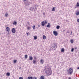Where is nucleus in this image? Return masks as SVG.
Here are the masks:
<instances>
[{
  "label": "nucleus",
  "mask_w": 79,
  "mask_h": 79,
  "mask_svg": "<svg viewBox=\"0 0 79 79\" xmlns=\"http://www.w3.org/2000/svg\"><path fill=\"white\" fill-rule=\"evenodd\" d=\"M46 73L48 76H50L52 74V70L48 68H46Z\"/></svg>",
  "instance_id": "f257e3e1"
},
{
  "label": "nucleus",
  "mask_w": 79,
  "mask_h": 79,
  "mask_svg": "<svg viewBox=\"0 0 79 79\" xmlns=\"http://www.w3.org/2000/svg\"><path fill=\"white\" fill-rule=\"evenodd\" d=\"M68 74L69 75H72V74H73V69L71 68H69V69L68 70Z\"/></svg>",
  "instance_id": "f03ea898"
},
{
  "label": "nucleus",
  "mask_w": 79,
  "mask_h": 79,
  "mask_svg": "<svg viewBox=\"0 0 79 79\" xmlns=\"http://www.w3.org/2000/svg\"><path fill=\"white\" fill-rule=\"evenodd\" d=\"M57 48V46L56 45V44L55 43H54L52 46V50H55Z\"/></svg>",
  "instance_id": "7ed1b4c3"
},
{
  "label": "nucleus",
  "mask_w": 79,
  "mask_h": 79,
  "mask_svg": "<svg viewBox=\"0 0 79 79\" xmlns=\"http://www.w3.org/2000/svg\"><path fill=\"white\" fill-rule=\"evenodd\" d=\"M31 11H36V10H37V6L35 5L34 6L32 7L31 8Z\"/></svg>",
  "instance_id": "20e7f679"
},
{
  "label": "nucleus",
  "mask_w": 79,
  "mask_h": 79,
  "mask_svg": "<svg viewBox=\"0 0 79 79\" xmlns=\"http://www.w3.org/2000/svg\"><path fill=\"white\" fill-rule=\"evenodd\" d=\"M29 1H27L26 2H25V6H27V5H29Z\"/></svg>",
  "instance_id": "39448f33"
},
{
  "label": "nucleus",
  "mask_w": 79,
  "mask_h": 79,
  "mask_svg": "<svg viewBox=\"0 0 79 79\" xmlns=\"http://www.w3.org/2000/svg\"><path fill=\"white\" fill-rule=\"evenodd\" d=\"M12 32L13 34H15L16 33V29L14 28H13L12 29Z\"/></svg>",
  "instance_id": "423d86ee"
},
{
  "label": "nucleus",
  "mask_w": 79,
  "mask_h": 79,
  "mask_svg": "<svg viewBox=\"0 0 79 79\" xmlns=\"http://www.w3.org/2000/svg\"><path fill=\"white\" fill-rule=\"evenodd\" d=\"M53 33L55 36H57L58 35V33L56 31H54Z\"/></svg>",
  "instance_id": "0eeeda50"
},
{
  "label": "nucleus",
  "mask_w": 79,
  "mask_h": 79,
  "mask_svg": "<svg viewBox=\"0 0 79 79\" xmlns=\"http://www.w3.org/2000/svg\"><path fill=\"white\" fill-rule=\"evenodd\" d=\"M6 32H10V28L8 27H7L6 28Z\"/></svg>",
  "instance_id": "6e6552de"
},
{
  "label": "nucleus",
  "mask_w": 79,
  "mask_h": 79,
  "mask_svg": "<svg viewBox=\"0 0 79 79\" xmlns=\"http://www.w3.org/2000/svg\"><path fill=\"white\" fill-rule=\"evenodd\" d=\"M48 28H49L50 27V23H48V24L46 26Z\"/></svg>",
  "instance_id": "1a4fd4ad"
},
{
  "label": "nucleus",
  "mask_w": 79,
  "mask_h": 79,
  "mask_svg": "<svg viewBox=\"0 0 79 79\" xmlns=\"http://www.w3.org/2000/svg\"><path fill=\"white\" fill-rule=\"evenodd\" d=\"M40 79H45V77L44 76H42L40 77Z\"/></svg>",
  "instance_id": "9d476101"
},
{
  "label": "nucleus",
  "mask_w": 79,
  "mask_h": 79,
  "mask_svg": "<svg viewBox=\"0 0 79 79\" xmlns=\"http://www.w3.org/2000/svg\"><path fill=\"white\" fill-rule=\"evenodd\" d=\"M41 24L42 26H45V23H44V21H43L41 23Z\"/></svg>",
  "instance_id": "9b49d317"
},
{
  "label": "nucleus",
  "mask_w": 79,
  "mask_h": 79,
  "mask_svg": "<svg viewBox=\"0 0 79 79\" xmlns=\"http://www.w3.org/2000/svg\"><path fill=\"white\" fill-rule=\"evenodd\" d=\"M40 63L41 64H43L44 63V60L43 59H41L40 61Z\"/></svg>",
  "instance_id": "f8f14e48"
},
{
  "label": "nucleus",
  "mask_w": 79,
  "mask_h": 79,
  "mask_svg": "<svg viewBox=\"0 0 79 79\" xmlns=\"http://www.w3.org/2000/svg\"><path fill=\"white\" fill-rule=\"evenodd\" d=\"M29 59L30 60H31V61H32L33 59V58L32 57L29 56Z\"/></svg>",
  "instance_id": "ddd939ff"
},
{
  "label": "nucleus",
  "mask_w": 79,
  "mask_h": 79,
  "mask_svg": "<svg viewBox=\"0 0 79 79\" xmlns=\"http://www.w3.org/2000/svg\"><path fill=\"white\" fill-rule=\"evenodd\" d=\"M13 25H16L17 24V22L16 21H14L13 24Z\"/></svg>",
  "instance_id": "4468645a"
},
{
  "label": "nucleus",
  "mask_w": 79,
  "mask_h": 79,
  "mask_svg": "<svg viewBox=\"0 0 79 79\" xmlns=\"http://www.w3.org/2000/svg\"><path fill=\"white\" fill-rule=\"evenodd\" d=\"M33 77L32 76L28 77L27 79H32Z\"/></svg>",
  "instance_id": "2eb2a0df"
},
{
  "label": "nucleus",
  "mask_w": 79,
  "mask_h": 79,
  "mask_svg": "<svg viewBox=\"0 0 79 79\" xmlns=\"http://www.w3.org/2000/svg\"><path fill=\"white\" fill-rule=\"evenodd\" d=\"M76 15H77V16H79V11H77L76 12Z\"/></svg>",
  "instance_id": "dca6fc26"
},
{
  "label": "nucleus",
  "mask_w": 79,
  "mask_h": 79,
  "mask_svg": "<svg viewBox=\"0 0 79 79\" xmlns=\"http://www.w3.org/2000/svg\"><path fill=\"white\" fill-rule=\"evenodd\" d=\"M37 36H35L34 37V40H37Z\"/></svg>",
  "instance_id": "f3484780"
},
{
  "label": "nucleus",
  "mask_w": 79,
  "mask_h": 79,
  "mask_svg": "<svg viewBox=\"0 0 79 79\" xmlns=\"http://www.w3.org/2000/svg\"><path fill=\"white\" fill-rule=\"evenodd\" d=\"M6 75L8 76H10V73L9 72L7 73Z\"/></svg>",
  "instance_id": "a211bd4d"
},
{
  "label": "nucleus",
  "mask_w": 79,
  "mask_h": 79,
  "mask_svg": "<svg viewBox=\"0 0 79 79\" xmlns=\"http://www.w3.org/2000/svg\"><path fill=\"white\" fill-rule=\"evenodd\" d=\"M43 39H46V36H45V35H44L43 36Z\"/></svg>",
  "instance_id": "6ab92c4d"
},
{
  "label": "nucleus",
  "mask_w": 79,
  "mask_h": 79,
  "mask_svg": "<svg viewBox=\"0 0 79 79\" xmlns=\"http://www.w3.org/2000/svg\"><path fill=\"white\" fill-rule=\"evenodd\" d=\"M61 52H64V48H62L61 50Z\"/></svg>",
  "instance_id": "aec40b11"
},
{
  "label": "nucleus",
  "mask_w": 79,
  "mask_h": 79,
  "mask_svg": "<svg viewBox=\"0 0 79 79\" xmlns=\"http://www.w3.org/2000/svg\"><path fill=\"white\" fill-rule=\"evenodd\" d=\"M25 58H28V56L27 55H26L25 56Z\"/></svg>",
  "instance_id": "412c9836"
},
{
  "label": "nucleus",
  "mask_w": 79,
  "mask_h": 79,
  "mask_svg": "<svg viewBox=\"0 0 79 79\" xmlns=\"http://www.w3.org/2000/svg\"><path fill=\"white\" fill-rule=\"evenodd\" d=\"M52 11H55V8L53 7L52 8Z\"/></svg>",
  "instance_id": "4be33fe9"
},
{
  "label": "nucleus",
  "mask_w": 79,
  "mask_h": 79,
  "mask_svg": "<svg viewBox=\"0 0 79 79\" xmlns=\"http://www.w3.org/2000/svg\"><path fill=\"white\" fill-rule=\"evenodd\" d=\"M33 64H35V63H36V61L33 60Z\"/></svg>",
  "instance_id": "5701e85b"
},
{
  "label": "nucleus",
  "mask_w": 79,
  "mask_h": 79,
  "mask_svg": "<svg viewBox=\"0 0 79 79\" xmlns=\"http://www.w3.org/2000/svg\"><path fill=\"white\" fill-rule=\"evenodd\" d=\"M76 6L77 7H79V2H77V5H76Z\"/></svg>",
  "instance_id": "b1692460"
},
{
  "label": "nucleus",
  "mask_w": 79,
  "mask_h": 79,
  "mask_svg": "<svg viewBox=\"0 0 79 79\" xmlns=\"http://www.w3.org/2000/svg\"><path fill=\"white\" fill-rule=\"evenodd\" d=\"M56 29H60V26H57L56 27Z\"/></svg>",
  "instance_id": "393cba45"
},
{
  "label": "nucleus",
  "mask_w": 79,
  "mask_h": 79,
  "mask_svg": "<svg viewBox=\"0 0 79 79\" xmlns=\"http://www.w3.org/2000/svg\"><path fill=\"white\" fill-rule=\"evenodd\" d=\"M8 13H6L5 14V16L6 17H7V16H8Z\"/></svg>",
  "instance_id": "a878e982"
},
{
  "label": "nucleus",
  "mask_w": 79,
  "mask_h": 79,
  "mask_svg": "<svg viewBox=\"0 0 79 79\" xmlns=\"http://www.w3.org/2000/svg\"><path fill=\"white\" fill-rule=\"evenodd\" d=\"M33 29H35V25H34L33 27Z\"/></svg>",
  "instance_id": "bb28decb"
},
{
  "label": "nucleus",
  "mask_w": 79,
  "mask_h": 79,
  "mask_svg": "<svg viewBox=\"0 0 79 79\" xmlns=\"http://www.w3.org/2000/svg\"><path fill=\"white\" fill-rule=\"evenodd\" d=\"M27 29H28V30H30L31 29V27H28Z\"/></svg>",
  "instance_id": "cd10ccee"
},
{
  "label": "nucleus",
  "mask_w": 79,
  "mask_h": 79,
  "mask_svg": "<svg viewBox=\"0 0 79 79\" xmlns=\"http://www.w3.org/2000/svg\"><path fill=\"white\" fill-rule=\"evenodd\" d=\"M33 79H37V77H33Z\"/></svg>",
  "instance_id": "c85d7f7f"
},
{
  "label": "nucleus",
  "mask_w": 79,
  "mask_h": 79,
  "mask_svg": "<svg viewBox=\"0 0 79 79\" xmlns=\"http://www.w3.org/2000/svg\"><path fill=\"white\" fill-rule=\"evenodd\" d=\"M70 42L72 43H73V40H70Z\"/></svg>",
  "instance_id": "c756f323"
},
{
  "label": "nucleus",
  "mask_w": 79,
  "mask_h": 79,
  "mask_svg": "<svg viewBox=\"0 0 79 79\" xmlns=\"http://www.w3.org/2000/svg\"><path fill=\"white\" fill-rule=\"evenodd\" d=\"M16 61H17L16 60H14V63H16Z\"/></svg>",
  "instance_id": "7c9ffc66"
},
{
  "label": "nucleus",
  "mask_w": 79,
  "mask_h": 79,
  "mask_svg": "<svg viewBox=\"0 0 79 79\" xmlns=\"http://www.w3.org/2000/svg\"><path fill=\"white\" fill-rule=\"evenodd\" d=\"M74 48H72L71 49V52H74Z\"/></svg>",
  "instance_id": "2f4dec72"
},
{
  "label": "nucleus",
  "mask_w": 79,
  "mask_h": 79,
  "mask_svg": "<svg viewBox=\"0 0 79 79\" xmlns=\"http://www.w3.org/2000/svg\"><path fill=\"white\" fill-rule=\"evenodd\" d=\"M19 79H23V77H20Z\"/></svg>",
  "instance_id": "473e14b6"
},
{
  "label": "nucleus",
  "mask_w": 79,
  "mask_h": 79,
  "mask_svg": "<svg viewBox=\"0 0 79 79\" xmlns=\"http://www.w3.org/2000/svg\"><path fill=\"white\" fill-rule=\"evenodd\" d=\"M44 23H45V24H47V21H45V22H44Z\"/></svg>",
  "instance_id": "72a5a7b5"
},
{
  "label": "nucleus",
  "mask_w": 79,
  "mask_h": 79,
  "mask_svg": "<svg viewBox=\"0 0 79 79\" xmlns=\"http://www.w3.org/2000/svg\"><path fill=\"white\" fill-rule=\"evenodd\" d=\"M27 24H30V23L29 22H27Z\"/></svg>",
  "instance_id": "f704fd0d"
},
{
  "label": "nucleus",
  "mask_w": 79,
  "mask_h": 79,
  "mask_svg": "<svg viewBox=\"0 0 79 79\" xmlns=\"http://www.w3.org/2000/svg\"><path fill=\"white\" fill-rule=\"evenodd\" d=\"M71 33H70V35H73V34H72V31L71 32Z\"/></svg>",
  "instance_id": "c9c22d12"
},
{
  "label": "nucleus",
  "mask_w": 79,
  "mask_h": 79,
  "mask_svg": "<svg viewBox=\"0 0 79 79\" xmlns=\"http://www.w3.org/2000/svg\"><path fill=\"white\" fill-rule=\"evenodd\" d=\"M68 79H71V78L70 77H69L68 78Z\"/></svg>",
  "instance_id": "e433bc0d"
},
{
  "label": "nucleus",
  "mask_w": 79,
  "mask_h": 79,
  "mask_svg": "<svg viewBox=\"0 0 79 79\" xmlns=\"http://www.w3.org/2000/svg\"><path fill=\"white\" fill-rule=\"evenodd\" d=\"M34 59H35V60L36 59V57H34Z\"/></svg>",
  "instance_id": "4c0bfd02"
},
{
  "label": "nucleus",
  "mask_w": 79,
  "mask_h": 79,
  "mask_svg": "<svg viewBox=\"0 0 79 79\" xmlns=\"http://www.w3.org/2000/svg\"><path fill=\"white\" fill-rule=\"evenodd\" d=\"M63 31L64 32H65V30H63Z\"/></svg>",
  "instance_id": "58836bf2"
},
{
  "label": "nucleus",
  "mask_w": 79,
  "mask_h": 79,
  "mask_svg": "<svg viewBox=\"0 0 79 79\" xmlns=\"http://www.w3.org/2000/svg\"><path fill=\"white\" fill-rule=\"evenodd\" d=\"M27 35H29V32L27 33Z\"/></svg>",
  "instance_id": "ea45409f"
},
{
  "label": "nucleus",
  "mask_w": 79,
  "mask_h": 79,
  "mask_svg": "<svg viewBox=\"0 0 79 79\" xmlns=\"http://www.w3.org/2000/svg\"><path fill=\"white\" fill-rule=\"evenodd\" d=\"M43 15H45V13H44V12L43 13Z\"/></svg>",
  "instance_id": "a19ab883"
},
{
  "label": "nucleus",
  "mask_w": 79,
  "mask_h": 79,
  "mask_svg": "<svg viewBox=\"0 0 79 79\" xmlns=\"http://www.w3.org/2000/svg\"><path fill=\"white\" fill-rule=\"evenodd\" d=\"M75 48V49H77V48L76 47V48Z\"/></svg>",
  "instance_id": "79ce46f5"
},
{
  "label": "nucleus",
  "mask_w": 79,
  "mask_h": 79,
  "mask_svg": "<svg viewBox=\"0 0 79 79\" xmlns=\"http://www.w3.org/2000/svg\"><path fill=\"white\" fill-rule=\"evenodd\" d=\"M21 67H20L19 69H21Z\"/></svg>",
  "instance_id": "37998d69"
},
{
  "label": "nucleus",
  "mask_w": 79,
  "mask_h": 79,
  "mask_svg": "<svg viewBox=\"0 0 79 79\" xmlns=\"http://www.w3.org/2000/svg\"><path fill=\"white\" fill-rule=\"evenodd\" d=\"M24 1H26V0H24Z\"/></svg>",
  "instance_id": "c03bdc74"
},
{
  "label": "nucleus",
  "mask_w": 79,
  "mask_h": 79,
  "mask_svg": "<svg viewBox=\"0 0 79 79\" xmlns=\"http://www.w3.org/2000/svg\"><path fill=\"white\" fill-rule=\"evenodd\" d=\"M38 27H39V25H38Z\"/></svg>",
  "instance_id": "a18cd8bd"
}]
</instances>
